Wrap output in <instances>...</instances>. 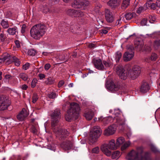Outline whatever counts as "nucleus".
<instances>
[{
    "label": "nucleus",
    "mask_w": 160,
    "mask_h": 160,
    "mask_svg": "<svg viewBox=\"0 0 160 160\" xmlns=\"http://www.w3.org/2000/svg\"><path fill=\"white\" fill-rule=\"evenodd\" d=\"M140 67L137 65L134 66L132 69L124 70L122 66L119 65L116 69V72L120 78L123 80L129 77L132 79L137 78L141 72Z\"/></svg>",
    "instance_id": "1"
},
{
    "label": "nucleus",
    "mask_w": 160,
    "mask_h": 160,
    "mask_svg": "<svg viewBox=\"0 0 160 160\" xmlns=\"http://www.w3.org/2000/svg\"><path fill=\"white\" fill-rule=\"evenodd\" d=\"M143 154L142 148H139L136 150H132L126 156V158L127 160H151L149 153H146L144 156Z\"/></svg>",
    "instance_id": "2"
},
{
    "label": "nucleus",
    "mask_w": 160,
    "mask_h": 160,
    "mask_svg": "<svg viewBox=\"0 0 160 160\" xmlns=\"http://www.w3.org/2000/svg\"><path fill=\"white\" fill-rule=\"evenodd\" d=\"M46 27L42 24H37L33 26L30 30L31 36L33 39L38 40L45 34Z\"/></svg>",
    "instance_id": "3"
},
{
    "label": "nucleus",
    "mask_w": 160,
    "mask_h": 160,
    "mask_svg": "<svg viewBox=\"0 0 160 160\" xmlns=\"http://www.w3.org/2000/svg\"><path fill=\"white\" fill-rule=\"evenodd\" d=\"M80 110V107L78 104L74 102L70 103V108L68 111L65 116L66 120L70 122L72 118L77 119Z\"/></svg>",
    "instance_id": "4"
},
{
    "label": "nucleus",
    "mask_w": 160,
    "mask_h": 160,
    "mask_svg": "<svg viewBox=\"0 0 160 160\" xmlns=\"http://www.w3.org/2000/svg\"><path fill=\"white\" fill-rule=\"evenodd\" d=\"M115 142V141L114 139H112L109 141L108 144H103L101 147V151L107 156H110L112 153L111 150H116L118 148Z\"/></svg>",
    "instance_id": "5"
},
{
    "label": "nucleus",
    "mask_w": 160,
    "mask_h": 160,
    "mask_svg": "<svg viewBox=\"0 0 160 160\" xmlns=\"http://www.w3.org/2000/svg\"><path fill=\"white\" fill-rule=\"evenodd\" d=\"M101 129L98 126H94L90 132L89 140L90 143H93L96 142L101 134Z\"/></svg>",
    "instance_id": "6"
},
{
    "label": "nucleus",
    "mask_w": 160,
    "mask_h": 160,
    "mask_svg": "<svg viewBox=\"0 0 160 160\" xmlns=\"http://www.w3.org/2000/svg\"><path fill=\"white\" fill-rule=\"evenodd\" d=\"M89 4L90 2L88 0H75L72 3V7L74 8L85 10Z\"/></svg>",
    "instance_id": "7"
},
{
    "label": "nucleus",
    "mask_w": 160,
    "mask_h": 160,
    "mask_svg": "<svg viewBox=\"0 0 160 160\" xmlns=\"http://www.w3.org/2000/svg\"><path fill=\"white\" fill-rule=\"evenodd\" d=\"M53 131L55 132L56 137L61 140H65L68 136L69 133L66 129H62L58 128L53 129Z\"/></svg>",
    "instance_id": "8"
},
{
    "label": "nucleus",
    "mask_w": 160,
    "mask_h": 160,
    "mask_svg": "<svg viewBox=\"0 0 160 160\" xmlns=\"http://www.w3.org/2000/svg\"><path fill=\"white\" fill-rule=\"evenodd\" d=\"M121 113L119 109H114V114L116 116L115 118L116 122L118 125H122L125 124V120L124 117Z\"/></svg>",
    "instance_id": "9"
},
{
    "label": "nucleus",
    "mask_w": 160,
    "mask_h": 160,
    "mask_svg": "<svg viewBox=\"0 0 160 160\" xmlns=\"http://www.w3.org/2000/svg\"><path fill=\"white\" fill-rule=\"evenodd\" d=\"M60 110L56 109L51 114L52 119L51 125L53 128L57 125L60 118Z\"/></svg>",
    "instance_id": "10"
},
{
    "label": "nucleus",
    "mask_w": 160,
    "mask_h": 160,
    "mask_svg": "<svg viewBox=\"0 0 160 160\" xmlns=\"http://www.w3.org/2000/svg\"><path fill=\"white\" fill-rule=\"evenodd\" d=\"M61 146L65 150L71 149L73 146V142L72 138L70 137L66 139L61 143Z\"/></svg>",
    "instance_id": "11"
},
{
    "label": "nucleus",
    "mask_w": 160,
    "mask_h": 160,
    "mask_svg": "<svg viewBox=\"0 0 160 160\" xmlns=\"http://www.w3.org/2000/svg\"><path fill=\"white\" fill-rule=\"evenodd\" d=\"M10 103L8 99L0 96V111L7 109Z\"/></svg>",
    "instance_id": "12"
},
{
    "label": "nucleus",
    "mask_w": 160,
    "mask_h": 160,
    "mask_svg": "<svg viewBox=\"0 0 160 160\" xmlns=\"http://www.w3.org/2000/svg\"><path fill=\"white\" fill-rule=\"evenodd\" d=\"M92 63L95 67L99 70H103L104 68L102 61L99 58H94L93 59Z\"/></svg>",
    "instance_id": "13"
},
{
    "label": "nucleus",
    "mask_w": 160,
    "mask_h": 160,
    "mask_svg": "<svg viewBox=\"0 0 160 160\" xmlns=\"http://www.w3.org/2000/svg\"><path fill=\"white\" fill-rule=\"evenodd\" d=\"M104 12L105 18L107 22L109 23L113 22L114 20V16L110 10L108 8H105Z\"/></svg>",
    "instance_id": "14"
},
{
    "label": "nucleus",
    "mask_w": 160,
    "mask_h": 160,
    "mask_svg": "<svg viewBox=\"0 0 160 160\" xmlns=\"http://www.w3.org/2000/svg\"><path fill=\"white\" fill-rule=\"evenodd\" d=\"M106 88L108 90L112 92L117 91L120 89L119 87L115 84L113 82H107Z\"/></svg>",
    "instance_id": "15"
},
{
    "label": "nucleus",
    "mask_w": 160,
    "mask_h": 160,
    "mask_svg": "<svg viewBox=\"0 0 160 160\" xmlns=\"http://www.w3.org/2000/svg\"><path fill=\"white\" fill-rule=\"evenodd\" d=\"M116 129L115 126L114 125L110 126L107 129L105 130L104 134L107 136L112 135L114 133Z\"/></svg>",
    "instance_id": "16"
},
{
    "label": "nucleus",
    "mask_w": 160,
    "mask_h": 160,
    "mask_svg": "<svg viewBox=\"0 0 160 160\" xmlns=\"http://www.w3.org/2000/svg\"><path fill=\"white\" fill-rule=\"evenodd\" d=\"M28 113L26 109L23 108L20 113L17 116V119L19 121H22L28 116Z\"/></svg>",
    "instance_id": "17"
},
{
    "label": "nucleus",
    "mask_w": 160,
    "mask_h": 160,
    "mask_svg": "<svg viewBox=\"0 0 160 160\" xmlns=\"http://www.w3.org/2000/svg\"><path fill=\"white\" fill-rule=\"evenodd\" d=\"M134 56V53L132 51H127L124 54L123 59L126 62L129 61L133 58Z\"/></svg>",
    "instance_id": "18"
},
{
    "label": "nucleus",
    "mask_w": 160,
    "mask_h": 160,
    "mask_svg": "<svg viewBox=\"0 0 160 160\" xmlns=\"http://www.w3.org/2000/svg\"><path fill=\"white\" fill-rule=\"evenodd\" d=\"M120 4L118 0H110L107 2V5L112 9H115L118 7Z\"/></svg>",
    "instance_id": "19"
},
{
    "label": "nucleus",
    "mask_w": 160,
    "mask_h": 160,
    "mask_svg": "<svg viewBox=\"0 0 160 160\" xmlns=\"http://www.w3.org/2000/svg\"><path fill=\"white\" fill-rule=\"evenodd\" d=\"M99 119L104 124H108L113 122L115 120L112 117L108 116L107 117L103 118L102 117H100Z\"/></svg>",
    "instance_id": "20"
},
{
    "label": "nucleus",
    "mask_w": 160,
    "mask_h": 160,
    "mask_svg": "<svg viewBox=\"0 0 160 160\" xmlns=\"http://www.w3.org/2000/svg\"><path fill=\"white\" fill-rule=\"evenodd\" d=\"M84 116L87 120H91L94 116L93 112L91 110L86 111L84 113Z\"/></svg>",
    "instance_id": "21"
},
{
    "label": "nucleus",
    "mask_w": 160,
    "mask_h": 160,
    "mask_svg": "<svg viewBox=\"0 0 160 160\" xmlns=\"http://www.w3.org/2000/svg\"><path fill=\"white\" fill-rule=\"evenodd\" d=\"M149 89V86L147 83L143 82L141 85L140 88V91L142 93L147 92Z\"/></svg>",
    "instance_id": "22"
},
{
    "label": "nucleus",
    "mask_w": 160,
    "mask_h": 160,
    "mask_svg": "<svg viewBox=\"0 0 160 160\" xmlns=\"http://www.w3.org/2000/svg\"><path fill=\"white\" fill-rule=\"evenodd\" d=\"M10 55L8 54H4L2 57L0 58V63L4 62L6 61L7 62L8 64L11 63V62L9 61V60Z\"/></svg>",
    "instance_id": "23"
},
{
    "label": "nucleus",
    "mask_w": 160,
    "mask_h": 160,
    "mask_svg": "<svg viewBox=\"0 0 160 160\" xmlns=\"http://www.w3.org/2000/svg\"><path fill=\"white\" fill-rule=\"evenodd\" d=\"M158 58V55L156 53H152L150 56L148 58H146L145 60L147 62H149L150 60L155 61Z\"/></svg>",
    "instance_id": "24"
},
{
    "label": "nucleus",
    "mask_w": 160,
    "mask_h": 160,
    "mask_svg": "<svg viewBox=\"0 0 160 160\" xmlns=\"http://www.w3.org/2000/svg\"><path fill=\"white\" fill-rule=\"evenodd\" d=\"M136 46H135L138 50H141L143 47L144 43L142 41H137L135 43Z\"/></svg>",
    "instance_id": "25"
},
{
    "label": "nucleus",
    "mask_w": 160,
    "mask_h": 160,
    "mask_svg": "<svg viewBox=\"0 0 160 160\" xmlns=\"http://www.w3.org/2000/svg\"><path fill=\"white\" fill-rule=\"evenodd\" d=\"M125 141V139L123 137H120L117 138L116 140V144L118 147L122 145Z\"/></svg>",
    "instance_id": "26"
},
{
    "label": "nucleus",
    "mask_w": 160,
    "mask_h": 160,
    "mask_svg": "<svg viewBox=\"0 0 160 160\" xmlns=\"http://www.w3.org/2000/svg\"><path fill=\"white\" fill-rule=\"evenodd\" d=\"M40 8L42 11L44 13H47L50 12H51L50 9L46 5L41 6Z\"/></svg>",
    "instance_id": "27"
},
{
    "label": "nucleus",
    "mask_w": 160,
    "mask_h": 160,
    "mask_svg": "<svg viewBox=\"0 0 160 160\" xmlns=\"http://www.w3.org/2000/svg\"><path fill=\"white\" fill-rule=\"evenodd\" d=\"M17 28L16 27H14L12 28H9L7 30L9 34L12 35H13L16 34L17 32Z\"/></svg>",
    "instance_id": "28"
},
{
    "label": "nucleus",
    "mask_w": 160,
    "mask_h": 160,
    "mask_svg": "<svg viewBox=\"0 0 160 160\" xmlns=\"http://www.w3.org/2000/svg\"><path fill=\"white\" fill-rule=\"evenodd\" d=\"M28 75L25 73L22 72L19 74L18 78L22 79L24 81H27L28 79Z\"/></svg>",
    "instance_id": "29"
},
{
    "label": "nucleus",
    "mask_w": 160,
    "mask_h": 160,
    "mask_svg": "<svg viewBox=\"0 0 160 160\" xmlns=\"http://www.w3.org/2000/svg\"><path fill=\"white\" fill-rule=\"evenodd\" d=\"M120 152L118 151H114L112 155V158L113 159H117L120 156Z\"/></svg>",
    "instance_id": "30"
},
{
    "label": "nucleus",
    "mask_w": 160,
    "mask_h": 160,
    "mask_svg": "<svg viewBox=\"0 0 160 160\" xmlns=\"http://www.w3.org/2000/svg\"><path fill=\"white\" fill-rule=\"evenodd\" d=\"M122 53L120 51H118L115 54V59L117 62L119 61L120 58L122 57Z\"/></svg>",
    "instance_id": "31"
},
{
    "label": "nucleus",
    "mask_w": 160,
    "mask_h": 160,
    "mask_svg": "<svg viewBox=\"0 0 160 160\" xmlns=\"http://www.w3.org/2000/svg\"><path fill=\"white\" fill-rule=\"evenodd\" d=\"M84 13L80 10H76L74 14V17H82L84 15Z\"/></svg>",
    "instance_id": "32"
},
{
    "label": "nucleus",
    "mask_w": 160,
    "mask_h": 160,
    "mask_svg": "<svg viewBox=\"0 0 160 160\" xmlns=\"http://www.w3.org/2000/svg\"><path fill=\"white\" fill-rule=\"evenodd\" d=\"M75 12L76 10L72 9H70L67 10L66 12L67 14L68 15L72 17H74V14H75Z\"/></svg>",
    "instance_id": "33"
},
{
    "label": "nucleus",
    "mask_w": 160,
    "mask_h": 160,
    "mask_svg": "<svg viewBox=\"0 0 160 160\" xmlns=\"http://www.w3.org/2000/svg\"><path fill=\"white\" fill-rule=\"evenodd\" d=\"M1 24L3 28H7L9 27L8 21L4 19L2 20Z\"/></svg>",
    "instance_id": "34"
},
{
    "label": "nucleus",
    "mask_w": 160,
    "mask_h": 160,
    "mask_svg": "<svg viewBox=\"0 0 160 160\" xmlns=\"http://www.w3.org/2000/svg\"><path fill=\"white\" fill-rule=\"evenodd\" d=\"M102 63L104 67L103 70L109 68L112 65V63L108 61H102Z\"/></svg>",
    "instance_id": "35"
},
{
    "label": "nucleus",
    "mask_w": 160,
    "mask_h": 160,
    "mask_svg": "<svg viewBox=\"0 0 160 160\" xmlns=\"http://www.w3.org/2000/svg\"><path fill=\"white\" fill-rule=\"evenodd\" d=\"M130 0H123L122 4V8H126L129 4Z\"/></svg>",
    "instance_id": "36"
},
{
    "label": "nucleus",
    "mask_w": 160,
    "mask_h": 160,
    "mask_svg": "<svg viewBox=\"0 0 160 160\" xmlns=\"http://www.w3.org/2000/svg\"><path fill=\"white\" fill-rule=\"evenodd\" d=\"M131 144L129 141L126 142L121 147V150L122 151H123L128 147Z\"/></svg>",
    "instance_id": "37"
},
{
    "label": "nucleus",
    "mask_w": 160,
    "mask_h": 160,
    "mask_svg": "<svg viewBox=\"0 0 160 160\" xmlns=\"http://www.w3.org/2000/svg\"><path fill=\"white\" fill-rule=\"evenodd\" d=\"M124 16L125 18L127 20H129L132 19L133 17V14L131 13H127Z\"/></svg>",
    "instance_id": "38"
},
{
    "label": "nucleus",
    "mask_w": 160,
    "mask_h": 160,
    "mask_svg": "<svg viewBox=\"0 0 160 160\" xmlns=\"http://www.w3.org/2000/svg\"><path fill=\"white\" fill-rule=\"evenodd\" d=\"M6 36L5 34H4L3 33H1L0 34V40L2 42H3L5 41L6 38Z\"/></svg>",
    "instance_id": "39"
},
{
    "label": "nucleus",
    "mask_w": 160,
    "mask_h": 160,
    "mask_svg": "<svg viewBox=\"0 0 160 160\" xmlns=\"http://www.w3.org/2000/svg\"><path fill=\"white\" fill-rule=\"evenodd\" d=\"M38 99V97L37 94L34 93L32 97V102L33 103H35Z\"/></svg>",
    "instance_id": "40"
},
{
    "label": "nucleus",
    "mask_w": 160,
    "mask_h": 160,
    "mask_svg": "<svg viewBox=\"0 0 160 160\" xmlns=\"http://www.w3.org/2000/svg\"><path fill=\"white\" fill-rule=\"evenodd\" d=\"M37 82L38 80L37 79L34 78L33 79L31 83V86L32 88H34L36 86Z\"/></svg>",
    "instance_id": "41"
},
{
    "label": "nucleus",
    "mask_w": 160,
    "mask_h": 160,
    "mask_svg": "<svg viewBox=\"0 0 160 160\" xmlns=\"http://www.w3.org/2000/svg\"><path fill=\"white\" fill-rule=\"evenodd\" d=\"M154 47L155 49L157 48L160 46V40H156L155 41L154 45Z\"/></svg>",
    "instance_id": "42"
},
{
    "label": "nucleus",
    "mask_w": 160,
    "mask_h": 160,
    "mask_svg": "<svg viewBox=\"0 0 160 160\" xmlns=\"http://www.w3.org/2000/svg\"><path fill=\"white\" fill-rule=\"evenodd\" d=\"M46 82L47 84H52L54 82V79L52 77H50L47 79Z\"/></svg>",
    "instance_id": "43"
},
{
    "label": "nucleus",
    "mask_w": 160,
    "mask_h": 160,
    "mask_svg": "<svg viewBox=\"0 0 160 160\" xmlns=\"http://www.w3.org/2000/svg\"><path fill=\"white\" fill-rule=\"evenodd\" d=\"M36 53V51L33 49H31L28 51V54L29 55L33 56Z\"/></svg>",
    "instance_id": "44"
},
{
    "label": "nucleus",
    "mask_w": 160,
    "mask_h": 160,
    "mask_svg": "<svg viewBox=\"0 0 160 160\" xmlns=\"http://www.w3.org/2000/svg\"><path fill=\"white\" fill-rule=\"evenodd\" d=\"M56 94L55 92H52L48 95V96L49 98L54 99L56 97Z\"/></svg>",
    "instance_id": "45"
},
{
    "label": "nucleus",
    "mask_w": 160,
    "mask_h": 160,
    "mask_svg": "<svg viewBox=\"0 0 160 160\" xmlns=\"http://www.w3.org/2000/svg\"><path fill=\"white\" fill-rule=\"evenodd\" d=\"M154 33L150 34H146L145 35H142V37L144 38H149L152 37Z\"/></svg>",
    "instance_id": "46"
},
{
    "label": "nucleus",
    "mask_w": 160,
    "mask_h": 160,
    "mask_svg": "<svg viewBox=\"0 0 160 160\" xmlns=\"http://www.w3.org/2000/svg\"><path fill=\"white\" fill-rule=\"evenodd\" d=\"M99 148L98 147H96L94 148L92 150V152L96 154L98 153L99 152Z\"/></svg>",
    "instance_id": "47"
},
{
    "label": "nucleus",
    "mask_w": 160,
    "mask_h": 160,
    "mask_svg": "<svg viewBox=\"0 0 160 160\" xmlns=\"http://www.w3.org/2000/svg\"><path fill=\"white\" fill-rule=\"evenodd\" d=\"M144 10V9L142 7H140L138 8L137 11V12L138 14L140 13Z\"/></svg>",
    "instance_id": "48"
},
{
    "label": "nucleus",
    "mask_w": 160,
    "mask_h": 160,
    "mask_svg": "<svg viewBox=\"0 0 160 160\" xmlns=\"http://www.w3.org/2000/svg\"><path fill=\"white\" fill-rule=\"evenodd\" d=\"M26 28V26L25 24H23L22 25L21 29V32L22 34H23L25 32Z\"/></svg>",
    "instance_id": "49"
},
{
    "label": "nucleus",
    "mask_w": 160,
    "mask_h": 160,
    "mask_svg": "<svg viewBox=\"0 0 160 160\" xmlns=\"http://www.w3.org/2000/svg\"><path fill=\"white\" fill-rule=\"evenodd\" d=\"M30 67L29 63H27L25 65L23 66V69L26 70L28 69Z\"/></svg>",
    "instance_id": "50"
},
{
    "label": "nucleus",
    "mask_w": 160,
    "mask_h": 160,
    "mask_svg": "<svg viewBox=\"0 0 160 160\" xmlns=\"http://www.w3.org/2000/svg\"><path fill=\"white\" fill-rule=\"evenodd\" d=\"M147 19H144L142 20L141 22V24L142 26H143L145 25H147Z\"/></svg>",
    "instance_id": "51"
},
{
    "label": "nucleus",
    "mask_w": 160,
    "mask_h": 160,
    "mask_svg": "<svg viewBox=\"0 0 160 160\" xmlns=\"http://www.w3.org/2000/svg\"><path fill=\"white\" fill-rule=\"evenodd\" d=\"M50 67H51L49 63H47L45 65V66H44L45 69L47 71L50 68Z\"/></svg>",
    "instance_id": "52"
},
{
    "label": "nucleus",
    "mask_w": 160,
    "mask_h": 160,
    "mask_svg": "<svg viewBox=\"0 0 160 160\" xmlns=\"http://www.w3.org/2000/svg\"><path fill=\"white\" fill-rule=\"evenodd\" d=\"M151 149L152 151L154 152H158V150L157 148L154 146H152L151 147Z\"/></svg>",
    "instance_id": "53"
},
{
    "label": "nucleus",
    "mask_w": 160,
    "mask_h": 160,
    "mask_svg": "<svg viewBox=\"0 0 160 160\" xmlns=\"http://www.w3.org/2000/svg\"><path fill=\"white\" fill-rule=\"evenodd\" d=\"M28 87L26 84H23L20 86L21 88L23 90H26Z\"/></svg>",
    "instance_id": "54"
},
{
    "label": "nucleus",
    "mask_w": 160,
    "mask_h": 160,
    "mask_svg": "<svg viewBox=\"0 0 160 160\" xmlns=\"http://www.w3.org/2000/svg\"><path fill=\"white\" fill-rule=\"evenodd\" d=\"M32 131L34 134H36L37 132L36 128L33 126L32 128Z\"/></svg>",
    "instance_id": "55"
},
{
    "label": "nucleus",
    "mask_w": 160,
    "mask_h": 160,
    "mask_svg": "<svg viewBox=\"0 0 160 160\" xmlns=\"http://www.w3.org/2000/svg\"><path fill=\"white\" fill-rule=\"evenodd\" d=\"M15 44L16 46L18 48H19L20 46V42L18 40H16L15 41Z\"/></svg>",
    "instance_id": "56"
},
{
    "label": "nucleus",
    "mask_w": 160,
    "mask_h": 160,
    "mask_svg": "<svg viewBox=\"0 0 160 160\" xmlns=\"http://www.w3.org/2000/svg\"><path fill=\"white\" fill-rule=\"evenodd\" d=\"M38 76L40 79H42L45 78V75L42 73L39 74Z\"/></svg>",
    "instance_id": "57"
},
{
    "label": "nucleus",
    "mask_w": 160,
    "mask_h": 160,
    "mask_svg": "<svg viewBox=\"0 0 160 160\" xmlns=\"http://www.w3.org/2000/svg\"><path fill=\"white\" fill-rule=\"evenodd\" d=\"M64 82L63 81H60L58 84V87H62L64 84Z\"/></svg>",
    "instance_id": "58"
},
{
    "label": "nucleus",
    "mask_w": 160,
    "mask_h": 160,
    "mask_svg": "<svg viewBox=\"0 0 160 160\" xmlns=\"http://www.w3.org/2000/svg\"><path fill=\"white\" fill-rule=\"evenodd\" d=\"M59 58L61 60H64L65 59V56H62V55H61L59 56Z\"/></svg>",
    "instance_id": "59"
},
{
    "label": "nucleus",
    "mask_w": 160,
    "mask_h": 160,
    "mask_svg": "<svg viewBox=\"0 0 160 160\" xmlns=\"http://www.w3.org/2000/svg\"><path fill=\"white\" fill-rule=\"evenodd\" d=\"M156 4L157 7L160 8V0H157L156 2Z\"/></svg>",
    "instance_id": "60"
},
{
    "label": "nucleus",
    "mask_w": 160,
    "mask_h": 160,
    "mask_svg": "<svg viewBox=\"0 0 160 160\" xmlns=\"http://www.w3.org/2000/svg\"><path fill=\"white\" fill-rule=\"evenodd\" d=\"M108 32V31L106 29H102L101 30V32L103 34H106Z\"/></svg>",
    "instance_id": "61"
},
{
    "label": "nucleus",
    "mask_w": 160,
    "mask_h": 160,
    "mask_svg": "<svg viewBox=\"0 0 160 160\" xmlns=\"http://www.w3.org/2000/svg\"><path fill=\"white\" fill-rule=\"evenodd\" d=\"M15 65L17 66H18L20 64V62L19 60L15 62H14Z\"/></svg>",
    "instance_id": "62"
},
{
    "label": "nucleus",
    "mask_w": 160,
    "mask_h": 160,
    "mask_svg": "<svg viewBox=\"0 0 160 160\" xmlns=\"http://www.w3.org/2000/svg\"><path fill=\"white\" fill-rule=\"evenodd\" d=\"M12 77V76H11L10 75H6L5 76V78L6 79H10L11 77Z\"/></svg>",
    "instance_id": "63"
},
{
    "label": "nucleus",
    "mask_w": 160,
    "mask_h": 160,
    "mask_svg": "<svg viewBox=\"0 0 160 160\" xmlns=\"http://www.w3.org/2000/svg\"><path fill=\"white\" fill-rule=\"evenodd\" d=\"M13 62H14L18 60V59L15 57H13L12 58Z\"/></svg>",
    "instance_id": "64"
}]
</instances>
